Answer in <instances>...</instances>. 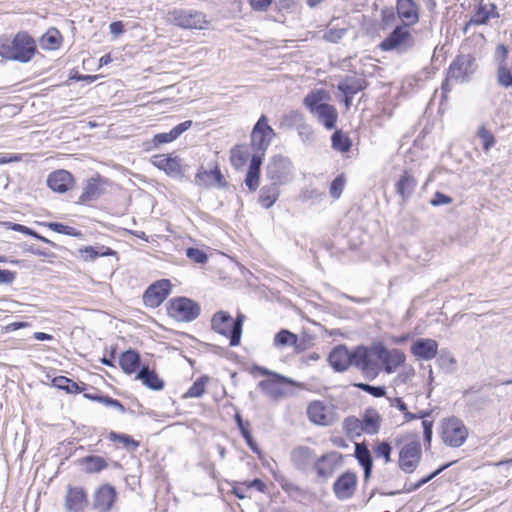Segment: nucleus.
<instances>
[{
  "instance_id": "nucleus-1",
  "label": "nucleus",
  "mask_w": 512,
  "mask_h": 512,
  "mask_svg": "<svg viewBox=\"0 0 512 512\" xmlns=\"http://www.w3.org/2000/svg\"><path fill=\"white\" fill-rule=\"evenodd\" d=\"M34 39L25 32L16 34L13 40H0V56L21 63L29 62L36 53Z\"/></svg>"
},
{
  "instance_id": "nucleus-2",
  "label": "nucleus",
  "mask_w": 512,
  "mask_h": 512,
  "mask_svg": "<svg viewBox=\"0 0 512 512\" xmlns=\"http://www.w3.org/2000/svg\"><path fill=\"white\" fill-rule=\"evenodd\" d=\"M416 40L410 28L396 25L393 30L378 44V49L383 52H395L404 55L414 50Z\"/></svg>"
},
{
  "instance_id": "nucleus-3",
  "label": "nucleus",
  "mask_w": 512,
  "mask_h": 512,
  "mask_svg": "<svg viewBox=\"0 0 512 512\" xmlns=\"http://www.w3.org/2000/svg\"><path fill=\"white\" fill-rule=\"evenodd\" d=\"M245 316L238 314L233 319L226 311L216 312L211 319L212 329L230 340V346H238L242 336V327Z\"/></svg>"
},
{
  "instance_id": "nucleus-4",
  "label": "nucleus",
  "mask_w": 512,
  "mask_h": 512,
  "mask_svg": "<svg viewBox=\"0 0 512 512\" xmlns=\"http://www.w3.org/2000/svg\"><path fill=\"white\" fill-rule=\"evenodd\" d=\"M477 70L476 59L471 54H460L450 64L447 78L442 84L443 91L450 90L449 81L467 82Z\"/></svg>"
},
{
  "instance_id": "nucleus-5",
  "label": "nucleus",
  "mask_w": 512,
  "mask_h": 512,
  "mask_svg": "<svg viewBox=\"0 0 512 512\" xmlns=\"http://www.w3.org/2000/svg\"><path fill=\"white\" fill-rule=\"evenodd\" d=\"M468 437V429L464 422L455 416L443 419L440 426V438L445 445L460 447Z\"/></svg>"
},
{
  "instance_id": "nucleus-6",
  "label": "nucleus",
  "mask_w": 512,
  "mask_h": 512,
  "mask_svg": "<svg viewBox=\"0 0 512 512\" xmlns=\"http://www.w3.org/2000/svg\"><path fill=\"white\" fill-rule=\"evenodd\" d=\"M167 311L177 321L192 322L199 317L201 307L190 298L176 297L169 301Z\"/></svg>"
},
{
  "instance_id": "nucleus-7",
  "label": "nucleus",
  "mask_w": 512,
  "mask_h": 512,
  "mask_svg": "<svg viewBox=\"0 0 512 512\" xmlns=\"http://www.w3.org/2000/svg\"><path fill=\"white\" fill-rule=\"evenodd\" d=\"M421 457V443L418 436H416L402 446L399 452V468L405 473H412L418 467Z\"/></svg>"
},
{
  "instance_id": "nucleus-8",
  "label": "nucleus",
  "mask_w": 512,
  "mask_h": 512,
  "mask_svg": "<svg viewBox=\"0 0 512 512\" xmlns=\"http://www.w3.org/2000/svg\"><path fill=\"white\" fill-rule=\"evenodd\" d=\"M173 24L185 29H205L208 25L206 15L191 9H175L170 12Z\"/></svg>"
},
{
  "instance_id": "nucleus-9",
  "label": "nucleus",
  "mask_w": 512,
  "mask_h": 512,
  "mask_svg": "<svg viewBox=\"0 0 512 512\" xmlns=\"http://www.w3.org/2000/svg\"><path fill=\"white\" fill-rule=\"evenodd\" d=\"M463 398L469 412H480L493 401V392L486 386H472L463 392Z\"/></svg>"
},
{
  "instance_id": "nucleus-10",
  "label": "nucleus",
  "mask_w": 512,
  "mask_h": 512,
  "mask_svg": "<svg viewBox=\"0 0 512 512\" xmlns=\"http://www.w3.org/2000/svg\"><path fill=\"white\" fill-rule=\"evenodd\" d=\"M274 136L275 132L268 125L267 117L262 115L254 125L251 133V146L253 150L264 155Z\"/></svg>"
},
{
  "instance_id": "nucleus-11",
  "label": "nucleus",
  "mask_w": 512,
  "mask_h": 512,
  "mask_svg": "<svg viewBox=\"0 0 512 512\" xmlns=\"http://www.w3.org/2000/svg\"><path fill=\"white\" fill-rule=\"evenodd\" d=\"M293 166L291 161L284 156H274L266 167V175L278 185L285 184L292 178Z\"/></svg>"
},
{
  "instance_id": "nucleus-12",
  "label": "nucleus",
  "mask_w": 512,
  "mask_h": 512,
  "mask_svg": "<svg viewBox=\"0 0 512 512\" xmlns=\"http://www.w3.org/2000/svg\"><path fill=\"white\" fill-rule=\"evenodd\" d=\"M372 354V349L365 346H358L351 351V365L360 369L368 378H374L378 374V364Z\"/></svg>"
},
{
  "instance_id": "nucleus-13",
  "label": "nucleus",
  "mask_w": 512,
  "mask_h": 512,
  "mask_svg": "<svg viewBox=\"0 0 512 512\" xmlns=\"http://www.w3.org/2000/svg\"><path fill=\"white\" fill-rule=\"evenodd\" d=\"M395 10L400 21L398 25L411 29L420 20L421 6L415 0H396Z\"/></svg>"
},
{
  "instance_id": "nucleus-14",
  "label": "nucleus",
  "mask_w": 512,
  "mask_h": 512,
  "mask_svg": "<svg viewBox=\"0 0 512 512\" xmlns=\"http://www.w3.org/2000/svg\"><path fill=\"white\" fill-rule=\"evenodd\" d=\"M171 282L161 279L149 285L143 294V303L150 308L160 306L171 292Z\"/></svg>"
},
{
  "instance_id": "nucleus-15",
  "label": "nucleus",
  "mask_w": 512,
  "mask_h": 512,
  "mask_svg": "<svg viewBox=\"0 0 512 512\" xmlns=\"http://www.w3.org/2000/svg\"><path fill=\"white\" fill-rule=\"evenodd\" d=\"M342 460V455L336 451H330L320 457H315L312 468L318 478L327 480L330 478Z\"/></svg>"
},
{
  "instance_id": "nucleus-16",
  "label": "nucleus",
  "mask_w": 512,
  "mask_h": 512,
  "mask_svg": "<svg viewBox=\"0 0 512 512\" xmlns=\"http://www.w3.org/2000/svg\"><path fill=\"white\" fill-rule=\"evenodd\" d=\"M88 506V496L86 490L81 486H67L64 499V508L66 512H83Z\"/></svg>"
},
{
  "instance_id": "nucleus-17",
  "label": "nucleus",
  "mask_w": 512,
  "mask_h": 512,
  "mask_svg": "<svg viewBox=\"0 0 512 512\" xmlns=\"http://www.w3.org/2000/svg\"><path fill=\"white\" fill-rule=\"evenodd\" d=\"M357 475L354 472L346 471L340 475L333 484V492L337 499L344 501L350 499L356 490Z\"/></svg>"
},
{
  "instance_id": "nucleus-18",
  "label": "nucleus",
  "mask_w": 512,
  "mask_h": 512,
  "mask_svg": "<svg viewBox=\"0 0 512 512\" xmlns=\"http://www.w3.org/2000/svg\"><path fill=\"white\" fill-rule=\"evenodd\" d=\"M316 453L314 449L299 445L291 450L290 461L293 467L300 472H307L312 468Z\"/></svg>"
},
{
  "instance_id": "nucleus-19",
  "label": "nucleus",
  "mask_w": 512,
  "mask_h": 512,
  "mask_svg": "<svg viewBox=\"0 0 512 512\" xmlns=\"http://www.w3.org/2000/svg\"><path fill=\"white\" fill-rule=\"evenodd\" d=\"M117 493L110 484L101 485L93 495V509L97 512H109L116 500Z\"/></svg>"
},
{
  "instance_id": "nucleus-20",
  "label": "nucleus",
  "mask_w": 512,
  "mask_h": 512,
  "mask_svg": "<svg viewBox=\"0 0 512 512\" xmlns=\"http://www.w3.org/2000/svg\"><path fill=\"white\" fill-rule=\"evenodd\" d=\"M195 184L204 188H210L213 186L224 188L227 185L220 169L217 166L210 170L200 167L195 175Z\"/></svg>"
},
{
  "instance_id": "nucleus-21",
  "label": "nucleus",
  "mask_w": 512,
  "mask_h": 512,
  "mask_svg": "<svg viewBox=\"0 0 512 512\" xmlns=\"http://www.w3.org/2000/svg\"><path fill=\"white\" fill-rule=\"evenodd\" d=\"M411 353L419 360H432L438 353V343L431 338H419L411 345Z\"/></svg>"
},
{
  "instance_id": "nucleus-22",
  "label": "nucleus",
  "mask_w": 512,
  "mask_h": 512,
  "mask_svg": "<svg viewBox=\"0 0 512 512\" xmlns=\"http://www.w3.org/2000/svg\"><path fill=\"white\" fill-rule=\"evenodd\" d=\"M152 163L155 167L163 170L170 177L181 178L183 176L181 160L177 156L155 155Z\"/></svg>"
},
{
  "instance_id": "nucleus-23",
  "label": "nucleus",
  "mask_w": 512,
  "mask_h": 512,
  "mask_svg": "<svg viewBox=\"0 0 512 512\" xmlns=\"http://www.w3.org/2000/svg\"><path fill=\"white\" fill-rule=\"evenodd\" d=\"M74 182L73 175L67 170H56L47 178L48 187L57 193L67 192Z\"/></svg>"
},
{
  "instance_id": "nucleus-24",
  "label": "nucleus",
  "mask_w": 512,
  "mask_h": 512,
  "mask_svg": "<svg viewBox=\"0 0 512 512\" xmlns=\"http://www.w3.org/2000/svg\"><path fill=\"white\" fill-rule=\"evenodd\" d=\"M330 366L336 372H344L351 366V351L344 345H338L328 356Z\"/></svg>"
},
{
  "instance_id": "nucleus-25",
  "label": "nucleus",
  "mask_w": 512,
  "mask_h": 512,
  "mask_svg": "<svg viewBox=\"0 0 512 512\" xmlns=\"http://www.w3.org/2000/svg\"><path fill=\"white\" fill-rule=\"evenodd\" d=\"M377 357L381 359L385 364V371L387 373H393L398 367L404 364L405 354L398 349L387 351L384 347H380L377 351Z\"/></svg>"
},
{
  "instance_id": "nucleus-26",
  "label": "nucleus",
  "mask_w": 512,
  "mask_h": 512,
  "mask_svg": "<svg viewBox=\"0 0 512 512\" xmlns=\"http://www.w3.org/2000/svg\"><path fill=\"white\" fill-rule=\"evenodd\" d=\"M104 192V180L99 176L92 177L86 181L78 203L83 204L94 201L103 195Z\"/></svg>"
},
{
  "instance_id": "nucleus-27",
  "label": "nucleus",
  "mask_w": 512,
  "mask_h": 512,
  "mask_svg": "<svg viewBox=\"0 0 512 512\" xmlns=\"http://www.w3.org/2000/svg\"><path fill=\"white\" fill-rule=\"evenodd\" d=\"M417 186V180L408 172H404L399 180L396 182L395 188L396 193L401 197L403 203H405L415 191Z\"/></svg>"
},
{
  "instance_id": "nucleus-28",
  "label": "nucleus",
  "mask_w": 512,
  "mask_h": 512,
  "mask_svg": "<svg viewBox=\"0 0 512 512\" xmlns=\"http://www.w3.org/2000/svg\"><path fill=\"white\" fill-rule=\"evenodd\" d=\"M355 458L364 470V480L367 481L372 472L373 459L370 450L363 443L355 444Z\"/></svg>"
},
{
  "instance_id": "nucleus-29",
  "label": "nucleus",
  "mask_w": 512,
  "mask_h": 512,
  "mask_svg": "<svg viewBox=\"0 0 512 512\" xmlns=\"http://www.w3.org/2000/svg\"><path fill=\"white\" fill-rule=\"evenodd\" d=\"M193 122L191 120H186L178 125H176L169 132L158 133L154 136L153 142L155 146L170 143L176 140L182 133L191 128Z\"/></svg>"
},
{
  "instance_id": "nucleus-30",
  "label": "nucleus",
  "mask_w": 512,
  "mask_h": 512,
  "mask_svg": "<svg viewBox=\"0 0 512 512\" xmlns=\"http://www.w3.org/2000/svg\"><path fill=\"white\" fill-rule=\"evenodd\" d=\"M136 379L141 380L143 384L151 390L159 391L164 388V381L148 366H142L139 369Z\"/></svg>"
},
{
  "instance_id": "nucleus-31",
  "label": "nucleus",
  "mask_w": 512,
  "mask_h": 512,
  "mask_svg": "<svg viewBox=\"0 0 512 512\" xmlns=\"http://www.w3.org/2000/svg\"><path fill=\"white\" fill-rule=\"evenodd\" d=\"M365 88V80L356 76H346L337 84V89L344 95L354 96Z\"/></svg>"
},
{
  "instance_id": "nucleus-32",
  "label": "nucleus",
  "mask_w": 512,
  "mask_h": 512,
  "mask_svg": "<svg viewBox=\"0 0 512 512\" xmlns=\"http://www.w3.org/2000/svg\"><path fill=\"white\" fill-rule=\"evenodd\" d=\"M314 116L328 130L335 127L338 117L335 107L328 103L321 105Z\"/></svg>"
},
{
  "instance_id": "nucleus-33",
  "label": "nucleus",
  "mask_w": 512,
  "mask_h": 512,
  "mask_svg": "<svg viewBox=\"0 0 512 512\" xmlns=\"http://www.w3.org/2000/svg\"><path fill=\"white\" fill-rule=\"evenodd\" d=\"M141 359L137 351L129 349L119 357L121 369L128 375L134 373L140 367Z\"/></svg>"
},
{
  "instance_id": "nucleus-34",
  "label": "nucleus",
  "mask_w": 512,
  "mask_h": 512,
  "mask_svg": "<svg viewBox=\"0 0 512 512\" xmlns=\"http://www.w3.org/2000/svg\"><path fill=\"white\" fill-rule=\"evenodd\" d=\"M279 185L271 182L270 184L264 185L259 192V203L265 209H268L274 205L279 197Z\"/></svg>"
},
{
  "instance_id": "nucleus-35",
  "label": "nucleus",
  "mask_w": 512,
  "mask_h": 512,
  "mask_svg": "<svg viewBox=\"0 0 512 512\" xmlns=\"http://www.w3.org/2000/svg\"><path fill=\"white\" fill-rule=\"evenodd\" d=\"M380 423L381 417L374 409L366 410L361 420L363 432L369 435H374L379 432Z\"/></svg>"
},
{
  "instance_id": "nucleus-36",
  "label": "nucleus",
  "mask_w": 512,
  "mask_h": 512,
  "mask_svg": "<svg viewBox=\"0 0 512 512\" xmlns=\"http://www.w3.org/2000/svg\"><path fill=\"white\" fill-rule=\"evenodd\" d=\"M78 252L84 261H94L98 257L116 254L114 250L105 246H86L80 248Z\"/></svg>"
},
{
  "instance_id": "nucleus-37",
  "label": "nucleus",
  "mask_w": 512,
  "mask_h": 512,
  "mask_svg": "<svg viewBox=\"0 0 512 512\" xmlns=\"http://www.w3.org/2000/svg\"><path fill=\"white\" fill-rule=\"evenodd\" d=\"M499 14H491L488 13V7L483 2V0H480L477 7L475 8V12L473 16L468 21V25H485L488 23L490 18H498Z\"/></svg>"
},
{
  "instance_id": "nucleus-38",
  "label": "nucleus",
  "mask_w": 512,
  "mask_h": 512,
  "mask_svg": "<svg viewBox=\"0 0 512 512\" xmlns=\"http://www.w3.org/2000/svg\"><path fill=\"white\" fill-rule=\"evenodd\" d=\"M326 408L320 401H313L307 407V415L311 422L318 425L327 424Z\"/></svg>"
},
{
  "instance_id": "nucleus-39",
  "label": "nucleus",
  "mask_w": 512,
  "mask_h": 512,
  "mask_svg": "<svg viewBox=\"0 0 512 512\" xmlns=\"http://www.w3.org/2000/svg\"><path fill=\"white\" fill-rule=\"evenodd\" d=\"M279 384L285 383L272 378L260 381L258 387L269 397L279 399L284 396V391L280 388Z\"/></svg>"
},
{
  "instance_id": "nucleus-40",
  "label": "nucleus",
  "mask_w": 512,
  "mask_h": 512,
  "mask_svg": "<svg viewBox=\"0 0 512 512\" xmlns=\"http://www.w3.org/2000/svg\"><path fill=\"white\" fill-rule=\"evenodd\" d=\"M235 420L237 422V426L241 432V435L243 436V438L245 439L246 441V444L248 445V447L254 452V453H257V454H260V449L257 445V443L255 442V440L253 439L252 437V434L249 430V424L246 422L243 421L242 417L240 416V414H236L235 415Z\"/></svg>"
},
{
  "instance_id": "nucleus-41",
  "label": "nucleus",
  "mask_w": 512,
  "mask_h": 512,
  "mask_svg": "<svg viewBox=\"0 0 512 512\" xmlns=\"http://www.w3.org/2000/svg\"><path fill=\"white\" fill-rule=\"evenodd\" d=\"M85 471L89 474L99 473L108 467L106 460L100 456L89 455L82 459Z\"/></svg>"
},
{
  "instance_id": "nucleus-42",
  "label": "nucleus",
  "mask_w": 512,
  "mask_h": 512,
  "mask_svg": "<svg viewBox=\"0 0 512 512\" xmlns=\"http://www.w3.org/2000/svg\"><path fill=\"white\" fill-rule=\"evenodd\" d=\"M304 121L305 117L301 112L292 110L282 116L280 127L283 129H297Z\"/></svg>"
},
{
  "instance_id": "nucleus-43",
  "label": "nucleus",
  "mask_w": 512,
  "mask_h": 512,
  "mask_svg": "<svg viewBox=\"0 0 512 512\" xmlns=\"http://www.w3.org/2000/svg\"><path fill=\"white\" fill-rule=\"evenodd\" d=\"M298 337L287 329H281L274 337L273 344L275 347L295 346Z\"/></svg>"
},
{
  "instance_id": "nucleus-44",
  "label": "nucleus",
  "mask_w": 512,
  "mask_h": 512,
  "mask_svg": "<svg viewBox=\"0 0 512 512\" xmlns=\"http://www.w3.org/2000/svg\"><path fill=\"white\" fill-rule=\"evenodd\" d=\"M52 382L56 388L64 390L67 393H79L83 390L75 381L65 376L55 377Z\"/></svg>"
},
{
  "instance_id": "nucleus-45",
  "label": "nucleus",
  "mask_w": 512,
  "mask_h": 512,
  "mask_svg": "<svg viewBox=\"0 0 512 512\" xmlns=\"http://www.w3.org/2000/svg\"><path fill=\"white\" fill-rule=\"evenodd\" d=\"M324 98V92L323 91H315L307 94L304 98V105L307 107V109L314 115L319 107L323 105L322 100Z\"/></svg>"
},
{
  "instance_id": "nucleus-46",
  "label": "nucleus",
  "mask_w": 512,
  "mask_h": 512,
  "mask_svg": "<svg viewBox=\"0 0 512 512\" xmlns=\"http://www.w3.org/2000/svg\"><path fill=\"white\" fill-rule=\"evenodd\" d=\"M343 429L350 437L360 436L363 432L361 420L354 416H349L344 419Z\"/></svg>"
},
{
  "instance_id": "nucleus-47",
  "label": "nucleus",
  "mask_w": 512,
  "mask_h": 512,
  "mask_svg": "<svg viewBox=\"0 0 512 512\" xmlns=\"http://www.w3.org/2000/svg\"><path fill=\"white\" fill-rule=\"evenodd\" d=\"M253 370L259 372L261 375L264 376H271L272 378H276L278 381H282L288 385L303 388V384L300 382H297L289 377H286L284 375H281L279 373L273 372L265 367L254 365Z\"/></svg>"
},
{
  "instance_id": "nucleus-48",
  "label": "nucleus",
  "mask_w": 512,
  "mask_h": 512,
  "mask_svg": "<svg viewBox=\"0 0 512 512\" xmlns=\"http://www.w3.org/2000/svg\"><path fill=\"white\" fill-rule=\"evenodd\" d=\"M61 34L55 28L48 30V32L42 37L41 44L46 49H57L61 44Z\"/></svg>"
},
{
  "instance_id": "nucleus-49",
  "label": "nucleus",
  "mask_w": 512,
  "mask_h": 512,
  "mask_svg": "<svg viewBox=\"0 0 512 512\" xmlns=\"http://www.w3.org/2000/svg\"><path fill=\"white\" fill-rule=\"evenodd\" d=\"M43 225L48 227L52 231L60 233V234L73 236V237H81L82 236L81 231L77 230L74 227L65 225L60 222H45V223H43Z\"/></svg>"
},
{
  "instance_id": "nucleus-50",
  "label": "nucleus",
  "mask_w": 512,
  "mask_h": 512,
  "mask_svg": "<svg viewBox=\"0 0 512 512\" xmlns=\"http://www.w3.org/2000/svg\"><path fill=\"white\" fill-rule=\"evenodd\" d=\"M209 378L206 375L199 377L188 389L185 394V397L189 398H199L205 393V387L208 383Z\"/></svg>"
},
{
  "instance_id": "nucleus-51",
  "label": "nucleus",
  "mask_w": 512,
  "mask_h": 512,
  "mask_svg": "<svg viewBox=\"0 0 512 512\" xmlns=\"http://www.w3.org/2000/svg\"><path fill=\"white\" fill-rule=\"evenodd\" d=\"M332 147L340 152H347L351 148L350 139L341 131H335L331 137Z\"/></svg>"
},
{
  "instance_id": "nucleus-52",
  "label": "nucleus",
  "mask_w": 512,
  "mask_h": 512,
  "mask_svg": "<svg viewBox=\"0 0 512 512\" xmlns=\"http://www.w3.org/2000/svg\"><path fill=\"white\" fill-rule=\"evenodd\" d=\"M108 438L111 441L122 443L127 448L132 447L133 450L139 447V442L127 434H120L112 431L110 432Z\"/></svg>"
},
{
  "instance_id": "nucleus-53",
  "label": "nucleus",
  "mask_w": 512,
  "mask_h": 512,
  "mask_svg": "<svg viewBox=\"0 0 512 512\" xmlns=\"http://www.w3.org/2000/svg\"><path fill=\"white\" fill-rule=\"evenodd\" d=\"M354 386L376 398L386 396V388L385 386H373L367 383H354Z\"/></svg>"
},
{
  "instance_id": "nucleus-54",
  "label": "nucleus",
  "mask_w": 512,
  "mask_h": 512,
  "mask_svg": "<svg viewBox=\"0 0 512 512\" xmlns=\"http://www.w3.org/2000/svg\"><path fill=\"white\" fill-rule=\"evenodd\" d=\"M509 49L505 44L497 45L494 52V61L497 64V67L505 66L507 64Z\"/></svg>"
},
{
  "instance_id": "nucleus-55",
  "label": "nucleus",
  "mask_w": 512,
  "mask_h": 512,
  "mask_svg": "<svg viewBox=\"0 0 512 512\" xmlns=\"http://www.w3.org/2000/svg\"><path fill=\"white\" fill-rule=\"evenodd\" d=\"M273 476H274V479L279 483V485L281 486V488L285 492H287V493H290V492L299 493L301 491L299 486H297L296 484L288 481L285 476H283V475H281L279 473H276V472L273 473Z\"/></svg>"
},
{
  "instance_id": "nucleus-56",
  "label": "nucleus",
  "mask_w": 512,
  "mask_h": 512,
  "mask_svg": "<svg viewBox=\"0 0 512 512\" xmlns=\"http://www.w3.org/2000/svg\"><path fill=\"white\" fill-rule=\"evenodd\" d=\"M478 136L483 142V149L488 151L495 144L494 135L482 125L478 130Z\"/></svg>"
},
{
  "instance_id": "nucleus-57",
  "label": "nucleus",
  "mask_w": 512,
  "mask_h": 512,
  "mask_svg": "<svg viewBox=\"0 0 512 512\" xmlns=\"http://www.w3.org/2000/svg\"><path fill=\"white\" fill-rule=\"evenodd\" d=\"M374 453L376 457L383 458L385 460V463L391 462L392 447L388 442H380L376 446Z\"/></svg>"
},
{
  "instance_id": "nucleus-58",
  "label": "nucleus",
  "mask_w": 512,
  "mask_h": 512,
  "mask_svg": "<svg viewBox=\"0 0 512 512\" xmlns=\"http://www.w3.org/2000/svg\"><path fill=\"white\" fill-rule=\"evenodd\" d=\"M346 32L347 30L344 28H331L324 33L323 39L330 43H338Z\"/></svg>"
},
{
  "instance_id": "nucleus-59",
  "label": "nucleus",
  "mask_w": 512,
  "mask_h": 512,
  "mask_svg": "<svg viewBox=\"0 0 512 512\" xmlns=\"http://www.w3.org/2000/svg\"><path fill=\"white\" fill-rule=\"evenodd\" d=\"M187 257L195 263L204 264L208 261L207 254L198 248L190 247L186 250Z\"/></svg>"
},
{
  "instance_id": "nucleus-60",
  "label": "nucleus",
  "mask_w": 512,
  "mask_h": 512,
  "mask_svg": "<svg viewBox=\"0 0 512 512\" xmlns=\"http://www.w3.org/2000/svg\"><path fill=\"white\" fill-rule=\"evenodd\" d=\"M345 181L342 176L336 177L330 185V195L334 199H338L342 194L344 188Z\"/></svg>"
},
{
  "instance_id": "nucleus-61",
  "label": "nucleus",
  "mask_w": 512,
  "mask_h": 512,
  "mask_svg": "<svg viewBox=\"0 0 512 512\" xmlns=\"http://www.w3.org/2000/svg\"><path fill=\"white\" fill-rule=\"evenodd\" d=\"M260 173L247 170L245 184L251 191H255L259 186Z\"/></svg>"
},
{
  "instance_id": "nucleus-62",
  "label": "nucleus",
  "mask_w": 512,
  "mask_h": 512,
  "mask_svg": "<svg viewBox=\"0 0 512 512\" xmlns=\"http://www.w3.org/2000/svg\"><path fill=\"white\" fill-rule=\"evenodd\" d=\"M11 229L25 235L34 237L37 240H43V236L34 231L33 229L18 223H11Z\"/></svg>"
},
{
  "instance_id": "nucleus-63",
  "label": "nucleus",
  "mask_w": 512,
  "mask_h": 512,
  "mask_svg": "<svg viewBox=\"0 0 512 512\" xmlns=\"http://www.w3.org/2000/svg\"><path fill=\"white\" fill-rule=\"evenodd\" d=\"M453 202V199L441 192H436L433 196V198L430 200V204L434 207L441 206V205H448Z\"/></svg>"
},
{
  "instance_id": "nucleus-64",
  "label": "nucleus",
  "mask_w": 512,
  "mask_h": 512,
  "mask_svg": "<svg viewBox=\"0 0 512 512\" xmlns=\"http://www.w3.org/2000/svg\"><path fill=\"white\" fill-rule=\"evenodd\" d=\"M100 403L106 405L107 407L115 408V409H117L122 414L126 412V409L122 405V403L119 400L114 399V398H112L110 396L103 395Z\"/></svg>"
}]
</instances>
